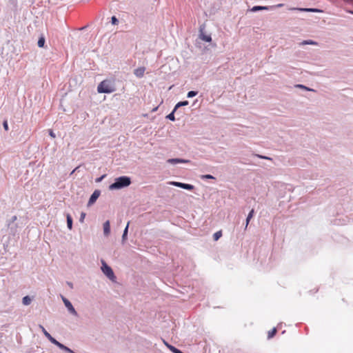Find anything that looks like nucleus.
<instances>
[{
  "mask_svg": "<svg viewBox=\"0 0 353 353\" xmlns=\"http://www.w3.org/2000/svg\"><path fill=\"white\" fill-rule=\"evenodd\" d=\"M132 183L131 178L128 176H121L114 179V183L109 185L110 190H121L128 187Z\"/></svg>",
  "mask_w": 353,
  "mask_h": 353,
  "instance_id": "1",
  "label": "nucleus"
},
{
  "mask_svg": "<svg viewBox=\"0 0 353 353\" xmlns=\"http://www.w3.org/2000/svg\"><path fill=\"white\" fill-rule=\"evenodd\" d=\"M116 90L114 84L110 80H104L101 81L97 87L99 93H112Z\"/></svg>",
  "mask_w": 353,
  "mask_h": 353,
  "instance_id": "2",
  "label": "nucleus"
},
{
  "mask_svg": "<svg viewBox=\"0 0 353 353\" xmlns=\"http://www.w3.org/2000/svg\"><path fill=\"white\" fill-rule=\"evenodd\" d=\"M101 271L111 281H114L116 279V276L114 274V272L110 266H109L105 261L101 260Z\"/></svg>",
  "mask_w": 353,
  "mask_h": 353,
  "instance_id": "3",
  "label": "nucleus"
},
{
  "mask_svg": "<svg viewBox=\"0 0 353 353\" xmlns=\"http://www.w3.org/2000/svg\"><path fill=\"white\" fill-rule=\"evenodd\" d=\"M61 299H62L65 306L68 309V312L71 314H72V315H74L75 316H78V313L77 312L76 310L73 307V305L71 303V302L68 299H67L65 297H64L63 296H61Z\"/></svg>",
  "mask_w": 353,
  "mask_h": 353,
  "instance_id": "4",
  "label": "nucleus"
},
{
  "mask_svg": "<svg viewBox=\"0 0 353 353\" xmlns=\"http://www.w3.org/2000/svg\"><path fill=\"white\" fill-rule=\"evenodd\" d=\"M283 6V4L280 3V4H278L277 6H253L251 9H250V11L252 12H258V11H261V10H271L272 8H274V7H281Z\"/></svg>",
  "mask_w": 353,
  "mask_h": 353,
  "instance_id": "5",
  "label": "nucleus"
},
{
  "mask_svg": "<svg viewBox=\"0 0 353 353\" xmlns=\"http://www.w3.org/2000/svg\"><path fill=\"white\" fill-rule=\"evenodd\" d=\"M100 194H101V191L99 190H95L93 192V193L91 194V196L89 199V201L88 203V206L92 205L96 202L97 199L99 197Z\"/></svg>",
  "mask_w": 353,
  "mask_h": 353,
  "instance_id": "6",
  "label": "nucleus"
},
{
  "mask_svg": "<svg viewBox=\"0 0 353 353\" xmlns=\"http://www.w3.org/2000/svg\"><path fill=\"white\" fill-rule=\"evenodd\" d=\"M171 184L176 187L181 188L188 190H192L194 188V185L191 184L184 183L181 182L173 181L171 183Z\"/></svg>",
  "mask_w": 353,
  "mask_h": 353,
  "instance_id": "7",
  "label": "nucleus"
},
{
  "mask_svg": "<svg viewBox=\"0 0 353 353\" xmlns=\"http://www.w3.org/2000/svg\"><path fill=\"white\" fill-rule=\"evenodd\" d=\"M290 10H297L300 12H322L323 10L318 8H292Z\"/></svg>",
  "mask_w": 353,
  "mask_h": 353,
  "instance_id": "8",
  "label": "nucleus"
},
{
  "mask_svg": "<svg viewBox=\"0 0 353 353\" xmlns=\"http://www.w3.org/2000/svg\"><path fill=\"white\" fill-rule=\"evenodd\" d=\"M167 162L170 164L175 165L176 163H189L190 161L187 160V159H183L173 158V159H168Z\"/></svg>",
  "mask_w": 353,
  "mask_h": 353,
  "instance_id": "9",
  "label": "nucleus"
},
{
  "mask_svg": "<svg viewBox=\"0 0 353 353\" xmlns=\"http://www.w3.org/2000/svg\"><path fill=\"white\" fill-rule=\"evenodd\" d=\"M145 68L144 67H140L134 70V74L138 78L143 77Z\"/></svg>",
  "mask_w": 353,
  "mask_h": 353,
  "instance_id": "10",
  "label": "nucleus"
},
{
  "mask_svg": "<svg viewBox=\"0 0 353 353\" xmlns=\"http://www.w3.org/2000/svg\"><path fill=\"white\" fill-rule=\"evenodd\" d=\"M103 233L105 236H108L110 233V223L109 221H106L103 223Z\"/></svg>",
  "mask_w": 353,
  "mask_h": 353,
  "instance_id": "11",
  "label": "nucleus"
},
{
  "mask_svg": "<svg viewBox=\"0 0 353 353\" xmlns=\"http://www.w3.org/2000/svg\"><path fill=\"white\" fill-rule=\"evenodd\" d=\"M129 224H130V222H128L127 223V225L125 226V228L123 230V233L122 238H121V242L123 244L125 243V242L126 241L127 238H128Z\"/></svg>",
  "mask_w": 353,
  "mask_h": 353,
  "instance_id": "12",
  "label": "nucleus"
},
{
  "mask_svg": "<svg viewBox=\"0 0 353 353\" xmlns=\"http://www.w3.org/2000/svg\"><path fill=\"white\" fill-rule=\"evenodd\" d=\"M46 338L54 345L57 346L59 348L62 345L61 343L59 342L57 339H55L54 337H52L50 334H48V336L46 334Z\"/></svg>",
  "mask_w": 353,
  "mask_h": 353,
  "instance_id": "13",
  "label": "nucleus"
},
{
  "mask_svg": "<svg viewBox=\"0 0 353 353\" xmlns=\"http://www.w3.org/2000/svg\"><path fill=\"white\" fill-rule=\"evenodd\" d=\"M46 338L54 345L57 346L59 348L62 345L61 343L59 342L57 339H55L54 337H52L50 334H48V336L46 334Z\"/></svg>",
  "mask_w": 353,
  "mask_h": 353,
  "instance_id": "14",
  "label": "nucleus"
},
{
  "mask_svg": "<svg viewBox=\"0 0 353 353\" xmlns=\"http://www.w3.org/2000/svg\"><path fill=\"white\" fill-rule=\"evenodd\" d=\"M46 338L54 345L57 346L59 348L62 345L61 343L59 342L57 339H55L54 337H52L50 334H48V336L46 334Z\"/></svg>",
  "mask_w": 353,
  "mask_h": 353,
  "instance_id": "15",
  "label": "nucleus"
},
{
  "mask_svg": "<svg viewBox=\"0 0 353 353\" xmlns=\"http://www.w3.org/2000/svg\"><path fill=\"white\" fill-rule=\"evenodd\" d=\"M254 214V209H252V210L250 211V212H249V214H248V216H247V218H246V223H245V229H246V228H247V227H248V224H249V223H250V221L251 219L253 217Z\"/></svg>",
  "mask_w": 353,
  "mask_h": 353,
  "instance_id": "16",
  "label": "nucleus"
},
{
  "mask_svg": "<svg viewBox=\"0 0 353 353\" xmlns=\"http://www.w3.org/2000/svg\"><path fill=\"white\" fill-rule=\"evenodd\" d=\"M66 219H67V227H68V228L69 230H72L73 221H72V216L69 214H67Z\"/></svg>",
  "mask_w": 353,
  "mask_h": 353,
  "instance_id": "17",
  "label": "nucleus"
},
{
  "mask_svg": "<svg viewBox=\"0 0 353 353\" xmlns=\"http://www.w3.org/2000/svg\"><path fill=\"white\" fill-rule=\"evenodd\" d=\"M200 38L206 42H210L212 41V37L210 35H206L203 32L201 33Z\"/></svg>",
  "mask_w": 353,
  "mask_h": 353,
  "instance_id": "18",
  "label": "nucleus"
},
{
  "mask_svg": "<svg viewBox=\"0 0 353 353\" xmlns=\"http://www.w3.org/2000/svg\"><path fill=\"white\" fill-rule=\"evenodd\" d=\"M46 39L43 35H41L37 42V45L39 48H43L45 45Z\"/></svg>",
  "mask_w": 353,
  "mask_h": 353,
  "instance_id": "19",
  "label": "nucleus"
},
{
  "mask_svg": "<svg viewBox=\"0 0 353 353\" xmlns=\"http://www.w3.org/2000/svg\"><path fill=\"white\" fill-rule=\"evenodd\" d=\"M189 104V102L188 101H180L179 103H177L174 107V109L175 110H177L178 108H179L180 107H182V106H185V105H188Z\"/></svg>",
  "mask_w": 353,
  "mask_h": 353,
  "instance_id": "20",
  "label": "nucleus"
},
{
  "mask_svg": "<svg viewBox=\"0 0 353 353\" xmlns=\"http://www.w3.org/2000/svg\"><path fill=\"white\" fill-rule=\"evenodd\" d=\"M32 301L31 298L29 296H26L22 299V303L24 305H28Z\"/></svg>",
  "mask_w": 353,
  "mask_h": 353,
  "instance_id": "21",
  "label": "nucleus"
},
{
  "mask_svg": "<svg viewBox=\"0 0 353 353\" xmlns=\"http://www.w3.org/2000/svg\"><path fill=\"white\" fill-rule=\"evenodd\" d=\"M317 44H318L317 42L312 41V40H304L300 43V45H314V46H316Z\"/></svg>",
  "mask_w": 353,
  "mask_h": 353,
  "instance_id": "22",
  "label": "nucleus"
},
{
  "mask_svg": "<svg viewBox=\"0 0 353 353\" xmlns=\"http://www.w3.org/2000/svg\"><path fill=\"white\" fill-rule=\"evenodd\" d=\"M296 88H301V89H303L304 90H307V91H312V92H315V90L314 89H312V88H310L308 87H306L305 85H302V84H296L295 85Z\"/></svg>",
  "mask_w": 353,
  "mask_h": 353,
  "instance_id": "23",
  "label": "nucleus"
},
{
  "mask_svg": "<svg viewBox=\"0 0 353 353\" xmlns=\"http://www.w3.org/2000/svg\"><path fill=\"white\" fill-rule=\"evenodd\" d=\"M277 332V330L276 328L274 327L272 330H271L270 331L268 332V339H272V337H274L275 336V334H276Z\"/></svg>",
  "mask_w": 353,
  "mask_h": 353,
  "instance_id": "24",
  "label": "nucleus"
},
{
  "mask_svg": "<svg viewBox=\"0 0 353 353\" xmlns=\"http://www.w3.org/2000/svg\"><path fill=\"white\" fill-rule=\"evenodd\" d=\"M59 348L67 353H76L72 350H71L70 348H69L68 347L65 346L63 344H62Z\"/></svg>",
  "mask_w": 353,
  "mask_h": 353,
  "instance_id": "25",
  "label": "nucleus"
},
{
  "mask_svg": "<svg viewBox=\"0 0 353 353\" xmlns=\"http://www.w3.org/2000/svg\"><path fill=\"white\" fill-rule=\"evenodd\" d=\"M176 110H175L174 108V110L169 114L167 115L166 118L170 121H175V117H174V112H176Z\"/></svg>",
  "mask_w": 353,
  "mask_h": 353,
  "instance_id": "26",
  "label": "nucleus"
},
{
  "mask_svg": "<svg viewBox=\"0 0 353 353\" xmlns=\"http://www.w3.org/2000/svg\"><path fill=\"white\" fill-rule=\"evenodd\" d=\"M222 236V232L218 231L213 234V239L214 241H218Z\"/></svg>",
  "mask_w": 353,
  "mask_h": 353,
  "instance_id": "27",
  "label": "nucleus"
},
{
  "mask_svg": "<svg viewBox=\"0 0 353 353\" xmlns=\"http://www.w3.org/2000/svg\"><path fill=\"white\" fill-rule=\"evenodd\" d=\"M198 94V92L197 91H194V90H191V91H189L187 94V97L188 98H192L195 96H196Z\"/></svg>",
  "mask_w": 353,
  "mask_h": 353,
  "instance_id": "28",
  "label": "nucleus"
},
{
  "mask_svg": "<svg viewBox=\"0 0 353 353\" xmlns=\"http://www.w3.org/2000/svg\"><path fill=\"white\" fill-rule=\"evenodd\" d=\"M254 156H256V157L259 158V159H267V160H270V161H272V159L269 157H266V156H263V155H261V154H254Z\"/></svg>",
  "mask_w": 353,
  "mask_h": 353,
  "instance_id": "29",
  "label": "nucleus"
},
{
  "mask_svg": "<svg viewBox=\"0 0 353 353\" xmlns=\"http://www.w3.org/2000/svg\"><path fill=\"white\" fill-rule=\"evenodd\" d=\"M201 178L202 179H214V177L212 175H211V174L201 175Z\"/></svg>",
  "mask_w": 353,
  "mask_h": 353,
  "instance_id": "30",
  "label": "nucleus"
},
{
  "mask_svg": "<svg viewBox=\"0 0 353 353\" xmlns=\"http://www.w3.org/2000/svg\"><path fill=\"white\" fill-rule=\"evenodd\" d=\"M39 329H41V330L42 331V332L43 333V334L45 335L46 337V334L48 336V334H50V333L47 332V330L44 328V327L43 325H39Z\"/></svg>",
  "mask_w": 353,
  "mask_h": 353,
  "instance_id": "31",
  "label": "nucleus"
},
{
  "mask_svg": "<svg viewBox=\"0 0 353 353\" xmlns=\"http://www.w3.org/2000/svg\"><path fill=\"white\" fill-rule=\"evenodd\" d=\"M17 219V216H12L10 220L8 221V227H10L11 224L13 223Z\"/></svg>",
  "mask_w": 353,
  "mask_h": 353,
  "instance_id": "32",
  "label": "nucleus"
},
{
  "mask_svg": "<svg viewBox=\"0 0 353 353\" xmlns=\"http://www.w3.org/2000/svg\"><path fill=\"white\" fill-rule=\"evenodd\" d=\"M111 23L113 25H117L119 23V20H118V19L115 16H112L111 17Z\"/></svg>",
  "mask_w": 353,
  "mask_h": 353,
  "instance_id": "33",
  "label": "nucleus"
},
{
  "mask_svg": "<svg viewBox=\"0 0 353 353\" xmlns=\"http://www.w3.org/2000/svg\"><path fill=\"white\" fill-rule=\"evenodd\" d=\"M3 128L5 130L8 131V121L6 120H5L3 123Z\"/></svg>",
  "mask_w": 353,
  "mask_h": 353,
  "instance_id": "34",
  "label": "nucleus"
},
{
  "mask_svg": "<svg viewBox=\"0 0 353 353\" xmlns=\"http://www.w3.org/2000/svg\"><path fill=\"white\" fill-rule=\"evenodd\" d=\"M85 217V212H81V216H80V219H79V221L81 222V223L83 222V220H84Z\"/></svg>",
  "mask_w": 353,
  "mask_h": 353,
  "instance_id": "35",
  "label": "nucleus"
},
{
  "mask_svg": "<svg viewBox=\"0 0 353 353\" xmlns=\"http://www.w3.org/2000/svg\"><path fill=\"white\" fill-rule=\"evenodd\" d=\"M105 177V174L102 175L101 176H100L96 179V182L97 183L101 182Z\"/></svg>",
  "mask_w": 353,
  "mask_h": 353,
  "instance_id": "36",
  "label": "nucleus"
},
{
  "mask_svg": "<svg viewBox=\"0 0 353 353\" xmlns=\"http://www.w3.org/2000/svg\"><path fill=\"white\" fill-rule=\"evenodd\" d=\"M66 283L70 287V289L73 288V283H71L70 281H67Z\"/></svg>",
  "mask_w": 353,
  "mask_h": 353,
  "instance_id": "37",
  "label": "nucleus"
},
{
  "mask_svg": "<svg viewBox=\"0 0 353 353\" xmlns=\"http://www.w3.org/2000/svg\"><path fill=\"white\" fill-rule=\"evenodd\" d=\"M49 134H50V137H53V138H54V137H55V134L53 132V131H52V130H50V131H49Z\"/></svg>",
  "mask_w": 353,
  "mask_h": 353,
  "instance_id": "38",
  "label": "nucleus"
},
{
  "mask_svg": "<svg viewBox=\"0 0 353 353\" xmlns=\"http://www.w3.org/2000/svg\"><path fill=\"white\" fill-rule=\"evenodd\" d=\"M349 12L353 14V10H350Z\"/></svg>",
  "mask_w": 353,
  "mask_h": 353,
  "instance_id": "39",
  "label": "nucleus"
},
{
  "mask_svg": "<svg viewBox=\"0 0 353 353\" xmlns=\"http://www.w3.org/2000/svg\"><path fill=\"white\" fill-rule=\"evenodd\" d=\"M157 109V108H155L153 109V111H155Z\"/></svg>",
  "mask_w": 353,
  "mask_h": 353,
  "instance_id": "40",
  "label": "nucleus"
}]
</instances>
